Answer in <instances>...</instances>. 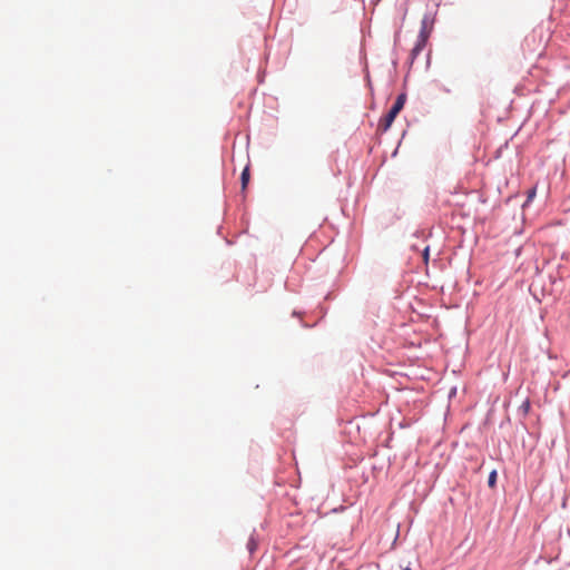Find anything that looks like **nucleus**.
I'll return each mask as SVG.
<instances>
[{"label":"nucleus","instance_id":"nucleus-1","mask_svg":"<svg viewBox=\"0 0 570 570\" xmlns=\"http://www.w3.org/2000/svg\"><path fill=\"white\" fill-rule=\"evenodd\" d=\"M433 19L430 14H425L421 21V30L419 33L417 42L411 51L413 58L417 57L425 47L428 39L432 32Z\"/></svg>","mask_w":570,"mask_h":570},{"label":"nucleus","instance_id":"nucleus-2","mask_svg":"<svg viewBox=\"0 0 570 570\" xmlns=\"http://www.w3.org/2000/svg\"><path fill=\"white\" fill-rule=\"evenodd\" d=\"M405 100H406L405 94H401L397 96V98H396L394 105L392 106V108L390 109V111L379 122V128L382 131H386L390 129L394 119L396 118L399 112L403 109Z\"/></svg>","mask_w":570,"mask_h":570},{"label":"nucleus","instance_id":"nucleus-3","mask_svg":"<svg viewBox=\"0 0 570 570\" xmlns=\"http://www.w3.org/2000/svg\"><path fill=\"white\" fill-rule=\"evenodd\" d=\"M240 179H242V187L244 189V188H246V186L249 181V168L248 167L244 168Z\"/></svg>","mask_w":570,"mask_h":570},{"label":"nucleus","instance_id":"nucleus-4","mask_svg":"<svg viewBox=\"0 0 570 570\" xmlns=\"http://www.w3.org/2000/svg\"><path fill=\"white\" fill-rule=\"evenodd\" d=\"M495 481H497V472L495 471H492L489 475V480H488V483L490 487H494L495 484Z\"/></svg>","mask_w":570,"mask_h":570},{"label":"nucleus","instance_id":"nucleus-5","mask_svg":"<svg viewBox=\"0 0 570 570\" xmlns=\"http://www.w3.org/2000/svg\"><path fill=\"white\" fill-rule=\"evenodd\" d=\"M535 196V188H531L528 190V198H527V204H529Z\"/></svg>","mask_w":570,"mask_h":570},{"label":"nucleus","instance_id":"nucleus-6","mask_svg":"<svg viewBox=\"0 0 570 570\" xmlns=\"http://www.w3.org/2000/svg\"><path fill=\"white\" fill-rule=\"evenodd\" d=\"M248 548H249L250 552L254 551V549L256 548V543L253 539L249 540Z\"/></svg>","mask_w":570,"mask_h":570},{"label":"nucleus","instance_id":"nucleus-7","mask_svg":"<svg viewBox=\"0 0 570 570\" xmlns=\"http://www.w3.org/2000/svg\"><path fill=\"white\" fill-rule=\"evenodd\" d=\"M403 570H412L410 567H405Z\"/></svg>","mask_w":570,"mask_h":570}]
</instances>
